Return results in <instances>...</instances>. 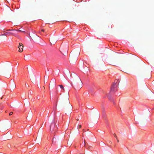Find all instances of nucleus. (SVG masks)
<instances>
[{
    "mask_svg": "<svg viewBox=\"0 0 154 154\" xmlns=\"http://www.w3.org/2000/svg\"><path fill=\"white\" fill-rule=\"evenodd\" d=\"M43 88H44V89L45 88V87H44V86Z\"/></svg>",
    "mask_w": 154,
    "mask_h": 154,
    "instance_id": "nucleus-29",
    "label": "nucleus"
},
{
    "mask_svg": "<svg viewBox=\"0 0 154 154\" xmlns=\"http://www.w3.org/2000/svg\"><path fill=\"white\" fill-rule=\"evenodd\" d=\"M69 94L67 95V96L66 98H64L63 100V104L64 106H68L70 109V112H71L72 110V106L70 103L69 98Z\"/></svg>",
    "mask_w": 154,
    "mask_h": 154,
    "instance_id": "nucleus-2",
    "label": "nucleus"
},
{
    "mask_svg": "<svg viewBox=\"0 0 154 154\" xmlns=\"http://www.w3.org/2000/svg\"><path fill=\"white\" fill-rule=\"evenodd\" d=\"M76 80L78 82H79V83L80 84V85H79L77 84V83L76 82V84L77 85V87L79 88H82V83L79 77L77 76Z\"/></svg>",
    "mask_w": 154,
    "mask_h": 154,
    "instance_id": "nucleus-4",
    "label": "nucleus"
},
{
    "mask_svg": "<svg viewBox=\"0 0 154 154\" xmlns=\"http://www.w3.org/2000/svg\"><path fill=\"white\" fill-rule=\"evenodd\" d=\"M83 131H85V130H84V129H83Z\"/></svg>",
    "mask_w": 154,
    "mask_h": 154,
    "instance_id": "nucleus-27",
    "label": "nucleus"
},
{
    "mask_svg": "<svg viewBox=\"0 0 154 154\" xmlns=\"http://www.w3.org/2000/svg\"><path fill=\"white\" fill-rule=\"evenodd\" d=\"M59 86H60V88H62L63 91H65L64 88L62 85H59Z\"/></svg>",
    "mask_w": 154,
    "mask_h": 154,
    "instance_id": "nucleus-11",
    "label": "nucleus"
},
{
    "mask_svg": "<svg viewBox=\"0 0 154 154\" xmlns=\"http://www.w3.org/2000/svg\"><path fill=\"white\" fill-rule=\"evenodd\" d=\"M9 10H11V9L10 8H9Z\"/></svg>",
    "mask_w": 154,
    "mask_h": 154,
    "instance_id": "nucleus-24",
    "label": "nucleus"
},
{
    "mask_svg": "<svg viewBox=\"0 0 154 154\" xmlns=\"http://www.w3.org/2000/svg\"><path fill=\"white\" fill-rule=\"evenodd\" d=\"M41 30L43 32H44V30L43 29H42Z\"/></svg>",
    "mask_w": 154,
    "mask_h": 154,
    "instance_id": "nucleus-22",
    "label": "nucleus"
},
{
    "mask_svg": "<svg viewBox=\"0 0 154 154\" xmlns=\"http://www.w3.org/2000/svg\"><path fill=\"white\" fill-rule=\"evenodd\" d=\"M14 30H16L14 29H8L7 30V31H14Z\"/></svg>",
    "mask_w": 154,
    "mask_h": 154,
    "instance_id": "nucleus-15",
    "label": "nucleus"
},
{
    "mask_svg": "<svg viewBox=\"0 0 154 154\" xmlns=\"http://www.w3.org/2000/svg\"><path fill=\"white\" fill-rule=\"evenodd\" d=\"M68 144L69 145H71V143H68Z\"/></svg>",
    "mask_w": 154,
    "mask_h": 154,
    "instance_id": "nucleus-19",
    "label": "nucleus"
},
{
    "mask_svg": "<svg viewBox=\"0 0 154 154\" xmlns=\"http://www.w3.org/2000/svg\"><path fill=\"white\" fill-rule=\"evenodd\" d=\"M117 142H119V140L118 139H117Z\"/></svg>",
    "mask_w": 154,
    "mask_h": 154,
    "instance_id": "nucleus-23",
    "label": "nucleus"
},
{
    "mask_svg": "<svg viewBox=\"0 0 154 154\" xmlns=\"http://www.w3.org/2000/svg\"><path fill=\"white\" fill-rule=\"evenodd\" d=\"M52 82H53V84L54 85L55 83V79H54L53 80V81H52Z\"/></svg>",
    "mask_w": 154,
    "mask_h": 154,
    "instance_id": "nucleus-14",
    "label": "nucleus"
},
{
    "mask_svg": "<svg viewBox=\"0 0 154 154\" xmlns=\"http://www.w3.org/2000/svg\"><path fill=\"white\" fill-rule=\"evenodd\" d=\"M61 51H61V52L62 54H63V52H66V54H67L66 52L67 51V48L66 47H64L63 48H61Z\"/></svg>",
    "mask_w": 154,
    "mask_h": 154,
    "instance_id": "nucleus-7",
    "label": "nucleus"
},
{
    "mask_svg": "<svg viewBox=\"0 0 154 154\" xmlns=\"http://www.w3.org/2000/svg\"><path fill=\"white\" fill-rule=\"evenodd\" d=\"M114 136L116 137V135L115 134H114Z\"/></svg>",
    "mask_w": 154,
    "mask_h": 154,
    "instance_id": "nucleus-20",
    "label": "nucleus"
},
{
    "mask_svg": "<svg viewBox=\"0 0 154 154\" xmlns=\"http://www.w3.org/2000/svg\"><path fill=\"white\" fill-rule=\"evenodd\" d=\"M15 35L12 33L9 32H5L4 34H2L1 35H0V36L3 35Z\"/></svg>",
    "mask_w": 154,
    "mask_h": 154,
    "instance_id": "nucleus-8",
    "label": "nucleus"
},
{
    "mask_svg": "<svg viewBox=\"0 0 154 154\" xmlns=\"http://www.w3.org/2000/svg\"><path fill=\"white\" fill-rule=\"evenodd\" d=\"M18 47L19 48V52H22L23 51V46L22 43H19V45L18 46Z\"/></svg>",
    "mask_w": 154,
    "mask_h": 154,
    "instance_id": "nucleus-5",
    "label": "nucleus"
},
{
    "mask_svg": "<svg viewBox=\"0 0 154 154\" xmlns=\"http://www.w3.org/2000/svg\"><path fill=\"white\" fill-rule=\"evenodd\" d=\"M57 129V127L56 126V124L54 122L51 123L50 128V130L52 132H55Z\"/></svg>",
    "mask_w": 154,
    "mask_h": 154,
    "instance_id": "nucleus-3",
    "label": "nucleus"
},
{
    "mask_svg": "<svg viewBox=\"0 0 154 154\" xmlns=\"http://www.w3.org/2000/svg\"><path fill=\"white\" fill-rule=\"evenodd\" d=\"M57 139L55 137H54L52 139V143H56V140H57Z\"/></svg>",
    "mask_w": 154,
    "mask_h": 154,
    "instance_id": "nucleus-9",
    "label": "nucleus"
},
{
    "mask_svg": "<svg viewBox=\"0 0 154 154\" xmlns=\"http://www.w3.org/2000/svg\"><path fill=\"white\" fill-rule=\"evenodd\" d=\"M43 88H44V89L45 88V87H44V86Z\"/></svg>",
    "mask_w": 154,
    "mask_h": 154,
    "instance_id": "nucleus-28",
    "label": "nucleus"
},
{
    "mask_svg": "<svg viewBox=\"0 0 154 154\" xmlns=\"http://www.w3.org/2000/svg\"><path fill=\"white\" fill-rule=\"evenodd\" d=\"M30 112V113H31L32 112H31H31Z\"/></svg>",
    "mask_w": 154,
    "mask_h": 154,
    "instance_id": "nucleus-25",
    "label": "nucleus"
},
{
    "mask_svg": "<svg viewBox=\"0 0 154 154\" xmlns=\"http://www.w3.org/2000/svg\"><path fill=\"white\" fill-rule=\"evenodd\" d=\"M26 87L27 86H28L29 87V85H26Z\"/></svg>",
    "mask_w": 154,
    "mask_h": 154,
    "instance_id": "nucleus-21",
    "label": "nucleus"
},
{
    "mask_svg": "<svg viewBox=\"0 0 154 154\" xmlns=\"http://www.w3.org/2000/svg\"><path fill=\"white\" fill-rule=\"evenodd\" d=\"M12 114H13V112H11L9 113V116H11Z\"/></svg>",
    "mask_w": 154,
    "mask_h": 154,
    "instance_id": "nucleus-16",
    "label": "nucleus"
},
{
    "mask_svg": "<svg viewBox=\"0 0 154 154\" xmlns=\"http://www.w3.org/2000/svg\"><path fill=\"white\" fill-rule=\"evenodd\" d=\"M77 121H79V119H77Z\"/></svg>",
    "mask_w": 154,
    "mask_h": 154,
    "instance_id": "nucleus-26",
    "label": "nucleus"
},
{
    "mask_svg": "<svg viewBox=\"0 0 154 154\" xmlns=\"http://www.w3.org/2000/svg\"><path fill=\"white\" fill-rule=\"evenodd\" d=\"M80 52V51L79 50L74 51L71 52L69 58L71 62L77 60V57L79 55Z\"/></svg>",
    "mask_w": 154,
    "mask_h": 154,
    "instance_id": "nucleus-1",
    "label": "nucleus"
},
{
    "mask_svg": "<svg viewBox=\"0 0 154 154\" xmlns=\"http://www.w3.org/2000/svg\"><path fill=\"white\" fill-rule=\"evenodd\" d=\"M23 30L24 29H22L21 28H20V29H19L18 31L22 32H25Z\"/></svg>",
    "mask_w": 154,
    "mask_h": 154,
    "instance_id": "nucleus-10",
    "label": "nucleus"
},
{
    "mask_svg": "<svg viewBox=\"0 0 154 154\" xmlns=\"http://www.w3.org/2000/svg\"><path fill=\"white\" fill-rule=\"evenodd\" d=\"M116 87H117L116 84L115 83L113 84L111 87V91H116Z\"/></svg>",
    "mask_w": 154,
    "mask_h": 154,
    "instance_id": "nucleus-6",
    "label": "nucleus"
},
{
    "mask_svg": "<svg viewBox=\"0 0 154 154\" xmlns=\"http://www.w3.org/2000/svg\"><path fill=\"white\" fill-rule=\"evenodd\" d=\"M78 127L79 128H81L82 127V125H79L78 126Z\"/></svg>",
    "mask_w": 154,
    "mask_h": 154,
    "instance_id": "nucleus-18",
    "label": "nucleus"
},
{
    "mask_svg": "<svg viewBox=\"0 0 154 154\" xmlns=\"http://www.w3.org/2000/svg\"><path fill=\"white\" fill-rule=\"evenodd\" d=\"M12 87L13 88H14L16 87V85H15V84H14L12 85Z\"/></svg>",
    "mask_w": 154,
    "mask_h": 154,
    "instance_id": "nucleus-13",
    "label": "nucleus"
},
{
    "mask_svg": "<svg viewBox=\"0 0 154 154\" xmlns=\"http://www.w3.org/2000/svg\"><path fill=\"white\" fill-rule=\"evenodd\" d=\"M46 78L47 79H48V75H47L46 76H45Z\"/></svg>",
    "mask_w": 154,
    "mask_h": 154,
    "instance_id": "nucleus-17",
    "label": "nucleus"
},
{
    "mask_svg": "<svg viewBox=\"0 0 154 154\" xmlns=\"http://www.w3.org/2000/svg\"><path fill=\"white\" fill-rule=\"evenodd\" d=\"M82 145L83 146H85V140H84V143H82Z\"/></svg>",
    "mask_w": 154,
    "mask_h": 154,
    "instance_id": "nucleus-12",
    "label": "nucleus"
}]
</instances>
